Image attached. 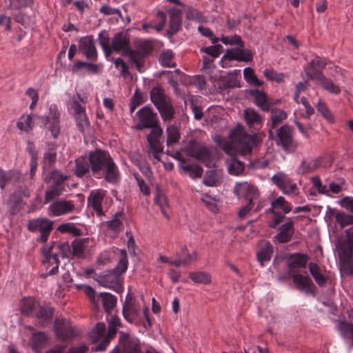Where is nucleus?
<instances>
[{"label": "nucleus", "mask_w": 353, "mask_h": 353, "mask_svg": "<svg viewBox=\"0 0 353 353\" xmlns=\"http://www.w3.org/2000/svg\"><path fill=\"white\" fill-rule=\"evenodd\" d=\"M230 137L232 140L224 143L221 148L230 156L226 161L229 174L239 175L244 170V164L236 158V156L251 154L253 147L256 145L257 137L246 133L241 125L231 131Z\"/></svg>", "instance_id": "nucleus-1"}, {"label": "nucleus", "mask_w": 353, "mask_h": 353, "mask_svg": "<svg viewBox=\"0 0 353 353\" xmlns=\"http://www.w3.org/2000/svg\"><path fill=\"white\" fill-rule=\"evenodd\" d=\"M33 117L38 120L40 126L50 133L53 139H57L61 130L60 113L56 105H51L47 115H23L17 123L19 129L30 132L34 126Z\"/></svg>", "instance_id": "nucleus-2"}, {"label": "nucleus", "mask_w": 353, "mask_h": 353, "mask_svg": "<svg viewBox=\"0 0 353 353\" xmlns=\"http://www.w3.org/2000/svg\"><path fill=\"white\" fill-rule=\"evenodd\" d=\"M326 65V60L319 56L309 62L304 68L307 80H314L316 84L321 86L323 90L334 94H339L341 92L340 87L334 84L322 72V70L325 68Z\"/></svg>", "instance_id": "nucleus-3"}, {"label": "nucleus", "mask_w": 353, "mask_h": 353, "mask_svg": "<svg viewBox=\"0 0 353 353\" xmlns=\"http://www.w3.org/2000/svg\"><path fill=\"white\" fill-rule=\"evenodd\" d=\"M90 170L93 174L117 176L119 172L112 158L105 151L95 150L89 153Z\"/></svg>", "instance_id": "nucleus-4"}, {"label": "nucleus", "mask_w": 353, "mask_h": 353, "mask_svg": "<svg viewBox=\"0 0 353 353\" xmlns=\"http://www.w3.org/2000/svg\"><path fill=\"white\" fill-rule=\"evenodd\" d=\"M150 97L163 121H172L175 115V110L170 97L165 93L164 89L160 86L153 87L150 90Z\"/></svg>", "instance_id": "nucleus-5"}, {"label": "nucleus", "mask_w": 353, "mask_h": 353, "mask_svg": "<svg viewBox=\"0 0 353 353\" xmlns=\"http://www.w3.org/2000/svg\"><path fill=\"white\" fill-rule=\"evenodd\" d=\"M21 311L25 314L35 312L38 322L43 326L50 324L52 319V309L49 306H40L33 298H25L22 300Z\"/></svg>", "instance_id": "nucleus-6"}, {"label": "nucleus", "mask_w": 353, "mask_h": 353, "mask_svg": "<svg viewBox=\"0 0 353 353\" xmlns=\"http://www.w3.org/2000/svg\"><path fill=\"white\" fill-rule=\"evenodd\" d=\"M184 150L189 157L199 160L207 167L210 168L214 164L213 148H209L195 139L188 141Z\"/></svg>", "instance_id": "nucleus-7"}, {"label": "nucleus", "mask_w": 353, "mask_h": 353, "mask_svg": "<svg viewBox=\"0 0 353 353\" xmlns=\"http://www.w3.org/2000/svg\"><path fill=\"white\" fill-rule=\"evenodd\" d=\"M292 210L291 205L283 196H279L271 203L269 211L274 215V219L270 223V227L275 228L284 218V215Z\"/></svg>", "instance_id": "nucleus-8"}, {"label": "nucleus", "mask_w": 353, "mask_h": 353, "mask_svg": "<svg viewBox=\"0 0 353 353\" xmlns=\"http://www.w3.org/2000/svg\"><path fill=\"white\" fill-rule=\"evenodd\" d=\"M53 221L46 218H37L29 221L28 230L32 232H39L38 241L46 242L52 230Z\"/></svg>", "instance_id": "nucleus-9"}, {"label": "nucleus", "mask_w": 353, "mask_h": 353, "mask_svg": "<svg viewBox=\"0 0 353 353\" xmlns=\"http://www.w3.org/2000/svg\"><path fill=\"white\" fill-rule=\"evenodd\" d=\"M54 327L57 337L63 341L71 340L80 333V332L66 319L56 320Z\"/></svg>", "instance_id": "nucleus-10"}, {"label": "nucleus", "mask_w": 353, "mask_h": 353, "mask_svg": "<svg viewBox=\"0 0 353 353\" xmlns=\"http://www.w3.org/2000/svg\"><path fill=\"white\" fill-rule=\"evenodd\" d=\"M293 128L287 124L283 125L276 130V143L285 150H291L296 148V144L293 137Z\"/></svg>", "instance_id": "nucleus-11"}, {"label": "nucleus", "mask_w": 353, "mask_h": 353, "mask_svg": "<svg viewBox=\"0 0 353 353\" xmlns=\"http://www.w3.org/2000/svg\"><path fill=\"white\" fill-rule=\"evenodd\" d=\"M234 193L239 199H244L250 203H260L259 190L248 182L237 183Z\"/></svg>", "instance_id": "nucleus-12"}, {"label": "nucleus", "mask_w": 353, "mask_h": 353, "mask_svg": "<svg viewBox=\"0 0 353 353\" xmlns=\"http://www.w3.org/2000/svg\"><path fill=\"white\" fill-rule=\"evenodd\" d=\"M137 114L139 121L135 126L136 130H143L149 128L154 127L159 123L157 114L150 106H144L138 110Z\"/></svg>", "instance_id": "nucleus-13"}, {"label": "nucleus", "mask_w": 353, "mask_h": 353, "mask_svg": "<svg viewBox=\"0 0 353 353\" xmlns=\"http://www.w3.org/2000/svg\"><path fill=\"white\" fill-rule=\"evenodd\" d=\"M75 204L73 201L57 199L53 201L48 208V214L51 217L61 216L74 210Z\"/></svg>", "instance_id": "nucleus-14"}, {"label": "nucleus", "mask_w": 353, "mask_h": 353, "mask_svg": "<svg viewBox=\"0 0 353 353\" xmlns=\"http://www.w3.org/2000/svg\"><path fill=\"white\" fill-rule=\"evenodd\" d=\"M105 325L103 323H98L95 327L90 332L89 336L93 343L100 342L97 345L94 351H103L108 345L112 336L109 334L105 336Z\"/></svg>", "instance_id": "nucleus-15"}, {"label": "nucleus", "mask_w": 353, "mask_h": 353, "mask_svg": "<svg viewBox=\"0 0 353 353\" xmlns=\"http://www.w3.org/2000/svg\"><path fill=\"white\" fill-rule=\"evenodd\" d=\"M96 281L99 285L112 289L117 292H121L123 290L120 283V276L113 270L99 274Z\"/></svg>", "instance_id": "nucleus-16"}, {"label": "nucleus", "mask_w": 353, "mask_h": 353, "mask_svg": "<svg viewBox=\"0 0 353 353\" xmlns=\"http://www.w3.org/2000/svg\"><path fill=\"white\" fill-rule=\"evenodd\" d=\"M106 193L107 192L103 190H93L88 197V205L96 212L98 216L104 214L103 210L105 203Z\"/></svg>", "instance_id": "nucleus-17"}, {"label": "nucleus", "mask_w": 353, "mask_h": 353, "mask_svg": "<svg viewBox=\"0 0 353 353\" xmlns=\"http://www.w3.org/2000/svg\"><path fill=\"white\" fill-rule=\"evenodd\" d=\"M112 47L117 52H122L123 56H128L134 50L130 46V37L124 32L117 33L112 40Z\"/></svg>", "instance_id": "nucleus-18"}, {"label": "nucleus", "mask_w": 353, "mask_h": 353, "mask_svg": "<svg viewBox=\"0 0 353 353\" xmlns=\"http://www.w3.org/2000/svg\"><path fill=\"white\" fill-rule=\"evenodd\" d=\"M223 59L248 62L252 59V54L250 50H244L243 47L240 46L239 48L228 50L221 61Z\"/></svg>", "instance_id": "nucleus-19"}, {"label": "nucleus", "mask_w": 353, "mask_h": 353, "mask_svg": "<svg viewBox=\"0 0 353 353\" xmlns=\"http://www.w3.org/2000/svg\"><path fill=\"white\" fill-rule=\"evenodd\" d=\"M270 124L269 125L268 137L270 139H274L273 129L277 128L284 120L287 119L286 112L279 108H270Z\"/></svg>", "instance_id": "nucleus-20"}, {"label": "nucleus", "mask_w": 353, "mask_h": 353, "mask_svg": "<svg viewBox=\"0 0 353 353\" xmlns=\"http://www.w3.org/2000/svg\"><path fill=\"white\" fill-rule=\"evenodd\" d=\"M79 48L88 59L96 61L97 52L92 37H84L79 40Z\"/></svg>", "instance_id": "nucleus-21"}, {"label": "nucleus", "mask_w": 353, "mask_h": 353, "mask_svg": "<svg viewBox=\"0 0 353 353\" xmlns=\"http://www.w3.org/2000/svg\"><path fill=\"white\" fill-rule=\"evenodd\" d=\"M168 13L170 23L168 34L172 36L178 32L181 28L182 12L179 9L172 8L169 10Z\"/></svg>", "instance_id": "nucleus-22"}, {"label": "nucleus", "mask_w": 353, "mask_h": 353, "mask_svg": "<svg viewBox=\"0 0 353 353\" xmlns=\"http://www.w3.org/2000/svg\"><path fill=\"white\" fill-rule=\"evenodd\" d=\"M309 257L305 254L295 253L288 256V265L290 272L294 273L296 269L304 268L308 261Z\"/></svg>", "instance_id": "nucleus-23"}, {"label": "nucleus", "mask_w": 353, "mask_h": 353, "mask_svg": "<svg viewBox=\"0 0 353 353\" xmlns=\"http://www.w3.org/2000/svg\"><path fill=\"white\" fill-rule=\"evenodd\" d=\"M120 343L123 346V353H141L139 341L137 339L130 338L121 333Z\"/></svg>", "instance_id": "nucleus-24"}, {"label": "nucleus", "mask_w": 353, "mask_h": 353, "mask_svg": "<svg viewBox=\"0 0 353 353\" xmlns=\"http://www.w3.org/2000/svg\"><path fill=\"white\" fill-rule=\"evenodd\" d=\"M250 94L254 97V104L264 112H268L270 110L272 103L270 102L267 94L261 90H253L250 91Z\"/></svg>", "instance_id": "nucleus-25"}, {"label": "nucleus", "mask_w": 353, "mask_h": 353, "mask_svg": "<svg viewBox=\"0 0 353 353\" xmlns=\"http://www.w3.org/2000/svg\"><path fill=\"white\" fill-rule=\"evenodd\" d=\"M326 159L330 160V157H327ZM325 161V157H319L315 159H312L310 161H303L301 167L299 169V174H305L309 173L310 172L314 171L319 168L321 166H326V164L324 163Z\"/></svg>", "instance_id": "nucleus-26"}, {"label": "nucleus", "mask_w": 353, "mask_h": 353, "mask_svg": "<svg viewBox=\"0 0 353 353\" xmlns=\"http://www.w3.org/2000/svg\"><path fill=\"white\" fill-rule=\"evenodd\" d=\"M65 179L59 178L50 188L46 191L44 203H48L54 198L59 196L65 190L63 184Z\"/></svg>", "instance_id": "nucleus-27"}, {"label": "nucleus", "mask_w": 353, "mask_h": 353, "mask_svg": "<svg viewBox=\"0 0 353 353\" xmlns=\"http://www.w3.org/2000/svg\"><path fill=\"white\" fill-rule=\"evenodd\" d=\"M292 277L294 285L299 290L305 292L312 291V281L308 276L292 273Z\"/></svg>", "instance_id": "nucleus-28"}, {"label": "nucleus", "mask_w": 353, "mask_h": 353, "mask_svg": "<svg viewBox=\"0 0 353 353\" xmlns=\"http://www.w3.org/2000/svg\"><path fill=\"white\" fill-rule=\"evenodd\" d=\"M175 158L181 161L179 165L182 170L188 173H193L195 176H201L203 174V168L198 164H189L182 159L181 154L179 152H176Z\"/></svg>", "instance_id": "nucleus-29"}, {"label": "nucleus", "mask_w": 353, "mask_h": 353, "mask_svg": "<svg viewBox=\"0 0 353 353\" xmlns=\"http://www.w3.org/2000/svg\"><path fill=\"white\" fill-rule=\"evenodd\" d=\"M108 234L112 236H117L123 228L122 222V214L117 213L114 218L107 222Z\"/></svg>", "instance_id": "nucleus-30"}, {"label": "nucleus", "mask_w": 353, "mask_h": 353, "mask_svg": "<svg viewBox=\"0 0 353 353\" xmlns=\"http://www.w3.org/2000/svg\"><path fill=\"white\" fill-rule=\"evenodd\" d=\"M123 314L129 322H133L139 316V307L136 305L135 301L124 303Z\"/></svg>", "instance_id": "nucleus-31"}, {"label": "nucleus", "mask_w": 353, "mask_h": 353, "mask_svg": "<svg viewBox=\"0 0 353 353\" xmlns=\"http://www.w3.org/2000/svg\"><path fill=\"white\" fill-rule=\"evenodd\" d=\"M285 178H272V181L275 183L285 194L295 195L298 193V188L296 184L292 183L284 180Z\"/></svg>", "instance_id": "nucleus-32"}, {"label": "nucleus", "mask_w": 353, "mask_h": 353, "mask_svg": "<svg viewBox=\"0 0 353 353\" xmlns=\"http://www.w3.org/2000/svg\"><path fill=\"white\" fill-rule=\"evenodd\" d=\"M293 232V223L288 221L281 225L279 233L274 238L279 243H286L291 239Z\"/></svg>", "instance_id": "nucleus-33"}, {"label": "nucleus", "mask_w": 353, "mask_h": 353, "mask_svg": "<svg viewBox=\"0 0 353 353\" xmlns=\"http://www.w3.org/2000/svg\"><path fill=\"white\" fill-rule=\"evenodd\" d=\"M219 88L223 91L229 88H240L241 84L234 74H228L219 78Z\"/></svg>", "instance_id": "nucleus-34"}, {"label": "nucleus", "mask_w": 353, "mask_h": 353, "mask_svg": "<svg viewBox=\"0 0 353 353\" xmlns=\"http://www.w3.org/2000/svg\"><path fill=\"white\" fill-rule=\"evenodd\" d=\"M261 246V249L257 252V259L261 265L263 266L264 262L270 260L272 254V247L268 241H264Z\"/></svg>", "instance_id": "nucleus-35"}, {"label": "nucleus", "mask_w": 353, "mask_h": 353, "mask_svg": "<svg viewBox=\"0 0 353 353\" xmlns=\"http://www.w3.org/2000/svg\"><path fill=\"white\" fill-rule=\"evenodd\" d=\"M189 277L193 282L196 283L208 285L212 282V277L210 274L206 272H192L189 274Z\"/></svg>", "instance_id": "nucleus-36"}, {"label": "nucleus", "mask_w": 353, "mask_h": 353, "mask_svg": "<svg viewBox=\"0 0 353 353\" xmlns=\"http://www.w3.org/2000/svg\"><path fill=\"white\" fill-rule=\"evenodd\" d=\"M48 343V337L43 332L35 333L32 337V348L39 353L41 349Z\"/></svg>", "instance_id": "nucleus-37"}, {"label": "nucleus", "mask_w": 353, "mask_h": 353, "mask_svg": "<svg viewBox=\"0 0 353 353\" xmlns=\"http://www.w3.org/2000/svg\"><path fill=\"white\" fill-rule=\"evenodd\" d=\"M43 263L46 265V268H49L50 266H52V268L49 270L47 274L54 275L58 272L59 266V260L58 254H53L52 256H48V257L43 259Z\"/></svg>", "instance_id": "nucleus-38"}, {"label": "nucleus", "mask_w": 353, "mask_h": 353, "mask_svg": "<svg viewBox=\"0 0 353 353\" xmlns=\"http://www.w3.org/2000/svg\"><path fill=\"white\" fill-rule=\"evenodd\" d=\"M157 188V195L155 197V202L161 209V212L166 219H170V216L168 213V208L169 207L168 201L165 196L161 192L158 187L155 185Z\"/></svg>", "instance_id": "nucleus-39"}, {"label": "nucleus", "mask_w": 353, "mask_h": 353, "mask_svg": "<svg viewBox=\"0 0 353 353\" xmlns=\"http://www.w3.org/2000/svg\"><path fill=\"white\" fill-rule=\"evenodd\" d=\"M75 163V174L77 176H81L89 172L90 169L89 157L87 159L86 157H81L77 159Z\"/></svg>", "instance_id": "nucleus-40"}, {"label": "nucleus", "mask_w": 353, "mask_h": 353, "mask_svg": "<svg viewBox=\"0 0 353 353\" xmlns=\"http://www.w3.org/2000/svg\"><path fill=\"white\" fill-rule=\"evenodd\" d=\"M243 114L247 124L250 127L262 122V117L252 108H246Z\"/></svg>", "instance_id": "nucleus-41"}, {"label": "nucleus", "mask_w": 353, "mask_h": 353, "mask_svg": "<svg viewBox=\"0 0 353 353\" xmlns=\"http://www.w3.org/2000/svg\"><path fill=\"white\" fill-rule=\"evenodd\" d=\"M309 270L311 275L319 285L322 286L325 283L326 279L323 274L320 267L317 264L310 263L309 264Z\"/></svg>", "instance_id": "nucleus-42"}, {"label": "nucleus", "mask_w": 353, "mask_h": 353, "mask_svg": "<svg viewBox=\"0 0 353 353\" xmlns=\"http://www.w3.org/2000/svg\"><path fill=\"white\" fill-rule=\"evenodd\" d=\"M104 310L109 313L117 304V298L108 292L100 293Z\"/></svg>", "instance_id": "nucleus-43"}, {"label": "nucleus", "mask_w": 353, "mask_h": 353, "mask_svg": "<svg viewBox=\"0 0 353 353\" xmlns=\"http://www.w3.org/2000/svg\"><path fill=\"white\" fill-rule=\"evenodd\" d=\"M90 239L88 238L74 241L72 243L73 254L79 258L83 257L86 245L88 243Z\"/></svg>", "instance_id": "nucleus-44"}, {"label": "nucleus", "mask_w": 353, "mask_h": 353, "mask_svg": "<svg viewBox=\"0 0 353 353\" xmlns=\"http://www.w3.org/2000/svg\"><path fill=\"white\" fill-rule=\"evenodd\" d=\"M137 181L141 192L144 195H150L151 188L155 185L153 178H137Z\"/></svg>", "instance_id": "nucleus-45"}, {"label": "nucleus", "mask_w": 353, "mask_h": 353, "mask_svg": "<svg viewBox=\"0 0 353 353\" xmlns=\"http://www.w3.org/2000/svg\"><path fill=\"white\" fill-rule=\"evenodd\" d=\"M167 132V145H171L177 143L180 139L179 129L174 125H169L166 129Z\"/></svg>", "instance_id": "nucleus-46"}, {"label": "nucleus", "mask_w": 353, "mask_h": 353, "mask_svg": "<svg viewBox=\"0 0 353 353\" xmlns=\"http://www.w3.org/2000/svg\"><path fill=\"white\" fill-rule=\"evenodd\" d=\"M82 68H85L88 72L93 74H96L99 72V66L97 64L83 61H77L72 68V71H78Z\"/></svg>", "instance_id": "nucleus-47"}, {"label": "nucleus", "mask_w": 353, "mask_h": 353, "mask_svg": "<svg viewBox=\"0 0 353 353\" xmlns=\"http://www.w3.org/2000/svg\"><path fill=\"white\" fill-rule=\"evenodd\" d=\"M245 80L250 84L261 86L263 84V81L259 80L254 74V71L250 67L245 68L243 70Z\"/></svg>", "instance_id": "nucleus-48"}, {"label": "nucleus", "mask_w": 353, "mask_h": 353, "mask_svg": "<svg viewBox=\"0 0 353 353\" xmlns=\"http://www.w3.org/2000/svg\"><path fill=\"white\" fill-rule=\"evenodd\" d=\"M57 230L61 233H68L77 236L81 234L80 229L77 228L72 223H64L59 225Z\"/></svg>", "instance_id": "nucleus-49"}, {"label": "nucleus", "mask_w": 353, "mask_h": 353, "mask_svg": "<svg viewBox=\"0 0 353 353\" xmlns=\"http://www.w3.org/2000/svg\"><path fill=\"white\" fill-rule=\"evenodd\" d=\"M148 144L150 146V150L152 153V156L154 159L160 161V154L163 152V145L160 140L150 141L148 140Z\"/></svg>", "instance_id": "nucleus-50"}, {"label": "nucleus", "mask_w": 353, "mask_h": 353, "mask_svg": "<svg viewBox=\"0 0 353 353\" xmlns=\"http://www.w3.org/2000/svg\"><path fill=\"white\" fill-rule=\"evenodd\" d=\"M121 257L117 267L114 269H113L114 271L119 274V276L121 274L124 273L127 270L128 265L127 254L125 250H121Z\"/></svg>", "instance_id": "nucleus-51"}, {"label": "nucleus", "mask_w": 353, "mask_h": 353, "mask_svg": "<svg viewBox=\"0 0 353 353\" xmlns=\"http://www.w3.org/2000/svg\"><path fill=\"white\" fill-rule=\"evenodd\" d=\"M128 58L132 63H134L139 72L141 71V68L143 65V58L142 52L139 50H134L131 54H129Z\"/></svg>", "instance_id": "nucleus-52"}, {"label": "nucleus", "mask_w": 353, "mask_h": 353, "mask_svg": "<svg viewBox=\"0 0 353 353\" xmlns=\"http://www.w3.org/2000/svg\"><path fill=\"white\" fill-rule=\"evenodd\" d=\"M336 221L340 225L341 228L353 223V216L346 214L343 212H338L336 215Z\"/></svg>", "instance_id": "nucleus-53"}, {"label": "nucleus", "mask_w": 353, "mask_h": 353, "mask_svg": "<svg viewBox=\"0 0 353 353\" xmlns=\"http://www.w3.org/2000/svg\"><path fill=\"white\" fill-rule=\"evenodd\" d=\"M9 6L8 8L18 10L23 8L30 6L33 0H8Z\"/></svg>", "instance_id": "nucleus-54"}, {"label": "nucleus", "mask_w": 353, "mask_h": 353, "mask_svg": "<svg viewBox=\"0 0 353 353\" xmlns=\"http://www.w3.org/2000/svg\"><path fill=\"white\" fill-rule=\"evenodd\" d=\"M173 59V53L171 50L163 52L160 56V61L163 66L173 68L175 67V63H172Z\"/></svg>", "instance_id": "nucleus-55"}, {"label": "nucleus", "mask_w": 353, "mask_h": 353, "mask_svg": "<svg viewBox=\"0 0 353 353\" xmlns=\"http://www.w3.org/2000/svg\"><path fill=\"white\" fill-rule=\"evenodd\" d=\"M222 48L223 47L221 44H216L208 47H205L201 48V50L211 56L212 58L215 59L220 55Z\"/></svg>", "instance_id": "nucleus-56"}, {"label": "nucleus", "mask_w": 353, "mask_h": 353, "mask_svg": "<svg viewBox=\"0 0 353 353\" xmlns=\"http://www.w3.org/2000/svg\"><path fill=\"white\" fill-rule=\"evenodd\" d=\"M263 75L270 81H275L281 83L284 80V74L283 73H277L274 70L266 69L263 71Z\"/></svg>", "instance_id": "nucleus-57"}, {"label": "nucleus", "mask_w": 353, "mask_h": 353, "mask_svg": "<svg viewBox=\"0 0 353 353\" xmlns=\"http://www.w3.org/2000/svg\"><path fill=\"white\" fill-rule=\"evenodd\" d=\"M201 200L203 203L212 212H215L217 210L216 199L208 194L202 196Z\"/></svg>", "instance_id": "nucleus-58"}, {"label": "nucleus", "mask_w": 353, "mask_h": 353, "mask_svg": "<svg viewBox=\"0 0 353 353\" xmlns=\"http://www.w3.org/2000/svg\"><path fill=\"white\" fill-rule=\"evenodd\" d=\"M77 125L79 129V130L83 133L85 130H87L90 125V123L88 119L85 115V114H81L78 116L75 117Z\"/></svg>", "instance_id": "nucleus-59"}, {"label": "nucleus", "mask_w": 353, "mask_h": 353, "mask_svg": "<svg viewBox=\"0 0 353 353\" xmlns=\"http://www.w3.org/2000/svg\"><path fill=\"white\" fill-rule=\"evenodd\" d=\"M14 19L17 23H21L25 27L30 26L32 23V17L21 12L14 14Z\"/></svg>", "instance_id": "nucleus-60"}, {"label": "nucleus", "mask_w": 353, "mask_h": 353, "mask_svg": "<svg viewBox=\"0 0 353 353\" xmlns=\"http://www.w3.org/2000/svg\"><path fill=\"white\" fill-rule=\"evenodd\" d=\"M186 18L190 20H195L201 22L203 19V16L201 12L192 7H188L186 10Z\"/></svg>", "instance_id": "nucleus-61"}, {"label": "nucleus", "mask_w": 353, "mask_h": 353, "mask_svg": "<svg viewBox=\"0 0 353 353\" xmlns=\"http://www.w3.org/2000/svg\"><path fill=\"white\" fill-rule=\"evenodd\" d=\"M339 330L344 337L353 339V323H341Z\"/></svg>", "instance_id": "nucleus-62"}, {"label": "nucleus", "mask_w": 353, "mask_h": 353, "mask_svg": "<svg viewBox=\"0 0 353 353\" xmlns=\"http://www.w3.org/2000/svg\"><path fill=\"white\" fill-rule=\"evenodd\" d=\"M151 129L150 134L147 137V141H156L160 140L163 135V130L159 126V123L154 125V127L150 128Z\"/></svg>", "instance_id": "nucleus-63"}, {"label": "nucleus", "mask_w": 353, "mask_h": 353, "mask_svg": "<svg viewBox=\"0 0 353 353\" xmlns=\"http://www.w3.org/2000/svg\"><path fill=\"white\" fill-rule=\"evenodd\" d=\"M347 239L348 243V250L345 252V254L349 258L353 256V228L347 230Z\"/></svg>", "instance_id": "nucleus-64"}]
</instances>
